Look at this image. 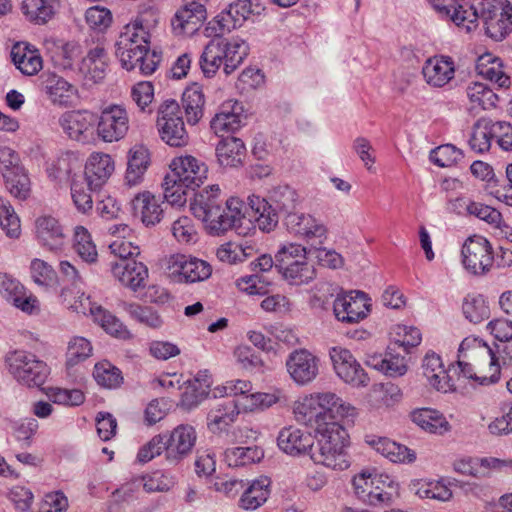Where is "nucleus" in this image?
<instances>
[{"mask_svg": "<svg viewBox=\"0 0 512 512\" xmlns=\"http://www.w3.org/2000/svg\"><path fill=\"white\" fill-rule=\"evenodd\" d=\"M293 414L297 422L315 427L320 432L332 423H338L339 419L354 418L357 411L335 393L320 392L295 401Z\"/></svg>", "mask_w": 512, "mask_h": 512, "instance_id": "1", "label": "nucleus"}, {"mask_svg": "<svg viewBox=\"0 0 512 512\" xmlns=\"http://www.w3.org/2000/svg\"><path fill=\"white\" fill-rule=\"evenodd\" d=\"M449 372H458V380L463 377L480 384H489L498 380L499 365L486 343L474 337H467L459 346L457 366H452Z\"/></svg>", "mask_w": 512, "mask_h": 512, "instance_id": "2", "label": "nucleus"}, {"mask_svg": "<svg viewBox=\"0 0 512 512\" xmlns=\"http://www.w3.org/2000/svg\"><path fill=\"white\" fill-rule=\"evenodd\" d=\"M249 46L243 39L228 40L218 34L205 46L200 67L206 77H213L223 64L226 75L233 73L248 55Z\"/></svg>", "mask_w": 512, "mask_h": 512, "instance_id": "3", "label": "nucleus"}, {"mask_svg": "<svg viewBox=\"0 0 512 512\" xmlns=\"http://www.w3.org/2000/svg\"><path fill=\"white\" fill-rule=\"evenodd\" d=\"M316 446L310 451V458L316 463L334 470H345L350 466L347 453L349 435L339 423H332L318 432Z\"/></svg>", "mask_w": 512, "mask_h": 512, "instance_id": "4", "label": "nucleus"}, {"mask_svg": "<svg viewBox=\"0 0 512 512\" xmlns=\"http://www.w3.org/2000/svg\"><path fill=\"white\" fill-rule=\"evenodd\" d=\"M352 483L357 497L374 507L391 505L398 490V484L390 476L376 469L362 470Z\"/></svg>", "mask_w": 512, "mask_h": 512, "instance_id": "5", "label": "nucleus"}, {"mask_svg": "<svg viewBox=\"0 0 512 512\" xmlns=\"http://www.w3.org/2000/svg\"><path fill=\"white\" fill-rule=\"evenodd\" d=\"M247 207L238 198L232 197L225 203V207H218L201 220L209 234L220 236L234 229L238 234H244L247 221Z\"/></svg>", "mask_w": 512, "mask_h": 512, "instance_id": "6", "label": "nucleus"}, {"mask_svg": "<svg viewBox=\"0 0 512 512\" xmlns=\"http://www.w3.org/2000/svg\"><path fill=\"white\" fill-rule=\"evenodd\" d=\"M276 268L291 284L300 285L314 278V268L307 261L306 248L300 244L284 245L276 254Z\"/></svg>", "mask_w": 512, "mask_h": 512, "instance_id": "7", "label": "nucleus"}, {"mask_svg": "<svg viewBox=\"0 0 512 512\" xmlns=\"http://www.w3.org/2000/svg\"><path fill=\"white\" fill-rule=\"evenodd\" d=\"M9 373L20 383L29 387L41 386L48 374L47 365L34 354L22 350L12 351L6 356Z\"/></svg>", "mask_w": 512, "mask_h": 512, "instance_id": "8", "label": "nucleus"}, {"mask_svg": "<svg viewBox=\"0 0 512 512\" xmlns=\"http://www.w3.org/2000/svg\"><path fill=\"white\" fill-rule=\"evenodd\" d=\"M157 126L161 139L172 147H183L189 141L180 116V106L175 100L164 101L158 110Z\"/></svg>", "mask_w": 512, "mask_h": 512, "instance_id": "9", "label": "nucleus"}, {"mask_svg": "<svg viewBox=\"0 0 512 512\" xmlns=\"http://www.w3.org/2000/svg\"><path fill=\"white\" fill-rule=\"evenodd\" d=\"M129 131V116L123 105L111 104L102 109L96 122V135L106 143L118 142Z\"/></svg>", "mask_w": 512, "mask_h": 512, "instance_id": "10", "label": "nucleus"}, {"mask_svg": "<svg viewBox=\"0 0 512 512\" xmlns=\"http://www.w3.org/2000/svg\"><path fill=\"white\" fill-rule=\"evenodd\" d=\"M97 115L88 110H74L63 113L59 125L67 137L81 144L95 141Z\"/></svg>", "mask_w": 512, "mask_h": 512, "instance_id": "11", "label": "nucleus"}, {"mask_svg": "<svg viewBox=\"0 0 512 512\" xmlns=\"http://www.w3.org/2000/svg\"><path fill=\"white\" fill-rule=\"evenodd\" d=\"M461 254L465 269L474 275L487 273L494 262L489 241L480 235L469 237L462 246Z\"/></svg>", "mask_w": 512, "mask_h": 512, "instance_id": "12", "label": "nucleus"}, {"mask_svg": "<svg viewBox=\"0 0 512 512\" xmlns=\"http://www.w3.org/2000/svg\"><path fill=\"white\" fill-rule=\"evenodd\" d=\"M333 311L335 317L344 323L354 324L366 318L370 312L367 295L361 291L337 294Z\"/></svg>", "mask_w": 512, "mask_h": 512, "instance_id": "13", "label": "nucleus"}, {"mask_svg": "<svg viewBox=\"0 0 512 512\" xmlns=\"http://www.w3.org/2000/svg\"><path fill=\"white\" fill-rule=\"evenodd\" d=\"M333 368L339 378L354 387H365L369 377L352 353L342 347H333L329 351Z\"/></svg>", "mask_w": 512, "mask_h": 512, "instance_id": "14", "label": "nucleus"}, {"mask_svg": "<svg viewBox=\"0 0 512 512\" xmlns=\"http://www.w3.org/2000/svg\"><path fill=\"white\" fill-rule=\"evenodd\" d=\"M170 182H182L184 186L199 187L207 178V166L191 155L180 156L170 164Z\"/></svg>", "mask_w": 512, "mask_h": 512, "instance_id": "15", "label": "nucleus"}, {"mask_svg": "<svg viewBox=\"0 0 512 512\" xmlns=\"http://www.w3.org/2000/svg\"><path fill=\"white\" fill-rule=\"evenodd\" d=\"M286 369L296 384L307 385L319 374V358L306 349H297L289 354Z\"/></svg>", "mask_w": 512, "mask_h": 512, "instance_id": "16", "label": "nucleus"}, {"mask_svg": "<svg viewBox=\"0 0 512 512\" xmlns=\"http://www.w3.org/2000/svg\"><path fill=\"white\" fill-rule=\"evenodd\" d=\"M197 434L194 427L181 424L174 428L166 441L165 459L171 465L179 464L191 454Z\"/></svg>", "mask_w": 512, "mask_h": 512, "instance_id": "17", "label": "nucleus"}, {"mask_svg": "<svg viewBox=\"0 0 512 512\" xmlns=\"http://www.w3.org/2000/svg\"><path fill=\"white\" fill-rule=\"evenodd\" d=\"M110 270L116 280L134 292L146 286L149 276L147 266L134 259L111 262Z\"/></svg>", "mask_w": 512, "mask_h": 512, "instance_id": "18", "label": "nucleus"}, {"mask_svg": "<svg viewBox=\"0 0 512 512\" xmlns=\"http://www.w3.org/2000/svg\"><path fill=\"white\" fill-rule=\"evenodd\" d=\"M240 403L237 399L227 398L216 402L207 414V428L215 435L227 433L240 414Z\"/></svg>", "mask_w": 512, "mask_h": 512, "instance_id": "19", "label": "nucleus"}, {"mask_svg": "<svg viewBox=\"0 0 512 512\" xmlns=\"http://www.w3.org/2000/svg\"><path fill=\"white\" fill-rule=\"evenodd\" d=\"M288 231L308 241L326 239L327 228L325 224L311 214L289 213L284 218Z\"/></svg>", "mask_w": 512, "mask_h": 512, "instance_id": "20", "label": "nucleus"}, {"mask_svg": "<svg viewBox=\"0 0 512 512\" xmlns=\"http://www.w3.org/2000/svg\"><path fill=\"white\" fill-rule=\"evenodd\" d=\"M40 80L45 95L54 105L70 106L77 97L76 86L55 73L44 72Z\"/></svg>", "mask_w": 512, "mask_h": 512, "instance_id": "21", "label": "nucleus"}, {"mask_svg": "<svg viewBox=\"0 0 512 512\" xmlns=\"http://www.w3.org/2000/svg\"><path fill=\"white\" fill-rule=\"evenodd\" d=\"M205 19L206 9L204 4L191 1L176 12L171 25L178 35H192L201 27Z\"/></svg>", "mask_w": 512, "mask_h": 512, "instance_id": "22", "label": "nucleus"}, {"mask_svg": "<svg viewBox=\"0 0 512 512\" xmlns=\"http://www.w3.org/2000/svg\"><path fill=\"white\" fill-rule=\"evenodd\" d=\"M164 201L161 196H156L150 191H143L134 196L131 201L134 215L139 217L141 222L149 227L158 224L164 214L162 205Z\"/></svg>", "mask_w": 512, "mask_h": 512, "instance_id": "23", "label": "nucleus"}, {"mask_svg": "<svg viewBox=\"0 0 512 512\" xmlns=\"http://www.w3.org/2000/svg\"><path fill=\"white\" fill-rule=\"evenodd\" d=\"M406 355L395 345L388 347L384 355H369L366 364L389 377L403 376L408 369Z\"/></svg>", "mask_w": 512, "mask_h": 512, "instance_id": "24", "label": "nucleus"}, {"mask_svg": "<svg viewBox=\"0 0 512 512\" xmlns=\"http://www.w3.org/2000/svg\"><path fill=\"white\" fill-rule=\"evenodd\" d=\"M422 74L428 85L441 88L454 78L455 63L449 56H434L424 63Z\"/></svg>", "mask_w": 512, "mask_h": 512, "instance_id": "25", "label": "nucleus"}, {"mask_svg": "<svg viewBox=\"0 0 512 512\" xmlns=\"http://www.w3.org/2000/svg\"><path fill=\"white\" fill-rule=\"evenodd\" d=\"M264 10L259 4L254 7L250 0H237L231 3L227 10L222 12L217 20L219 28V34L224 32H230L238 26H241L250 15H260Z\"/></svg>", "mask_w": 512, "mask_h": 512, "instance_id": "26", "label": "nucleus"}, {"mask_svg": "<svg viewBox=\"0 0 512 512\" xmlns=\"http://www.w3.org/2000/svg\"><path fill=\"white\" fill-rule=\"evenodd\" d=\"M423 374L431 386L438 391L448 392L457 389V383L451 376L449 370L444 369L442 360L434 352L427 353L423 360Z\"/></svg>", "mask_w": 512, "mask_h": 512, "instance_id": "27", "label": "nucleus"}, {"mask_svg": "<svg viewBox=\"0 0 512 512\" xmlns=\"http://www.w3.org/2000/svg\"><path fill=\"white\" fill-rule=\"evenodd\" d=\"M277 440L279 448L292 456L310 454L314 444V437L311 433L294 426L283 428L279 432Z\"/></svg>", "mask_w": 512, "mask_h": 512, "instance_id": "28", "label": "nucleus"}, {"mask_svg": "<svg viewBox=\"0 0 512 512\" xmlns=\"http://www.w3.org/2000/svg\"><path fill=\"white\" fill-rule=\"evenodd\" d=\"M174 272L185 283L201 282L212 274V266L205 260L196 257L177 255L173 260Z\"/></svg>", "mask_w": 512, "mask_h": 512, "instance_id": "29", "label": "nucleus"}, {"mask_svg": "<svg viewBox=\"0 0 512 512\" xmlns=\"http://www.w3.org/2000/svg\"><path fill=\"white\" fill-rule=\"evenodd\" d=\"M114 171V161L109 154L92 153L85 165V177H82L91 189H99L110 178Z\"/></svg>", "mask_w": 512, "mask_h": 512, "instance_id": "30", "label": "nucleus"}, {"mask_svg": "<svg viewBox=\"0 0 512 512\" xmlns=\"http://www.w3.org/2000/svg\"><path fill=\"white\" fill-rule=\"evenodd\" d=\"M37 239L50 251L61 250L65 243V233L59 221L50 216L43 215L35 221Z\"/></svg>", "mask_w": 512, "mask_h": 512, "instance_id": "31", "label": "nucleus"}, {"mask_svg": "<svg viewBox=\"0 0 512 512\" xmlns=\"http://www.w3.org/2000/svg\"><path fill=\"white\" fill-rule=\"evenodd\" d=\"M241 112L242 106L238 102H225L210 122L212 131L220 136L237 131L242 125Z\"/></svg>", "mask_w": 512, "mask_h": 512, "instance_id": "32", "label": "nucleus"}, {"mask_svg": "<svg viewBox=\"0 0 512 512\" xmlns=\"http://www.w3.org/2000/svg\"><path fill=\"white\" fill-rule=\"evenodd\" d=\"M11 58L16 68L26 76L36 75L43 67L38 50L27 43H16L11 49Z\"/></svg>", "mask_w": 512, "mask_h": 512, "instance_id": "33", "label": "nucleus"}, {"mask_svg": "<svg viewBox=\"0 0 512 512\" xmlns=\"http://www.w3.org/2000/svg\"><path fill=\"white\" fill-rule=\"evenodd\" d=\"M216 155L221 166L237 167L245 159L246 148L240 138L226 137L217 144Z\"/></svg>", "mask_w": 512, "mask_h": 512, "instance_id": "34", "label": "nucleus"}, {"mask_svg": "<svg viewBox=\"0 0 512 512\" xmlns=\"http://www.w3.org/2000/svg\"><path fill=\"white\" fill-rule=\"evenodd\" d=\"M411 420L426 432L443 435L451 428L449 422L437 410L422 408L411 412Z\"/></svg>", "mask_w": 512, "mask_h": 512, "instance_id": "35", "label": "nucleus"}, {"mask_svg": "<svg viewBox=\"0 0 512 512\" xmlns=\"http://www.w3.org/2000/svg\"><path fill=\"white\" fill-rule=\"evenodd\" d=\"M107 69V54L104 48L96 46L81 61L80 71L85 78L97 83L104 79Z\"/></svg>", "mask_w": 512, "mask_h": 512, "instance_id": "36", "label": "nucleus"}, {"mask_svg": "<svg viewBox=\"0 0 512 512\" xmlns=\"http://www.w3.org/2000/svg\"><path fill=\"white\" fill-rule=\"evenodd\" d=\"M476 70L483 78L496 83L499 87L507 88L510 85V78L503 71L500 59L492 54L481 55Z\"/></svg>", "mask_w": 512, "mask_h": 512, "instance_id": "37", "label": "nucleus"}, {"mask_svg": "<svg viewBox=\"0 0 512 512\" xmlns=\"http://www.w3.org/2000/svg\"><path fill=\"white\" fill-rule=\"evenodd\" d=\"M270 480L260 478L253 481L243 492L239 506L245 510H255L264 504L269 496Z\"/></svg>", "mask_w": 512, "mask_h": 512, "instance_id": "38", "label": "nucleus"}, {"mask_svg": "<svg viewBox=\"0 0 512 512\" xmlns=\"http://www.w3.org/2000/svg\"><path fill=\"white\" fill-rule=\"evenodd\" d=\"M89 310L94 321L108 334L119 339H129L131 337V333L127 327L116 316L103 307L91 306Z\"/></svg>", "mask_w": 512, "mask_h": 512, "instance_id": "39", "label": "nucleus"}, {"mask_svg": "<svg viewBox=\"0 0 512 512\" xmlns=\"http://www.w3.org/2000/svg\"><path fill=\"white\" fill-rule=\"evenodd\" d=\"M55 3V0H22L21 10L28 21L45 24L55 14Z\"/></svg>", "mask_w": 512, "mask_h": 512, "instance_id": "40", "label": "nucleus"}, {"mask_svg": "<svg viewBox=\"0 0 512 512\" xmlns=\"http://www.w3.org/2000/svg\"><path fill=\"white\" fill-rule=\"evenodd\" d=\"M149 164V153L144 147H137L129 152L128 167L125 180L128 186L138 185Z\"/></svg>", "mask_w": 512, "mask_h": 512, "instance_id": "41", "label": "nucleus"}, {"mask_svg": "<svg viewBox=\"0 0 512 512\" xmlns=\"http://www.w3.org/2000/svg\"><path fill=\"white\" fill-rule=\"evenodd\" d=\"M220 188L218 185H211L196 194L194 201L191 203V210L195 217L205 218L210 211H214L221 206L219 200Z\"/></svg>", "mask_w": 512, "mask_h": 512, "instance_id": "42", "label": "nucleus"}, {"mask_svg": "<svg viewBox=\"0 0 512 512\" xmlns=\"http://www.w3.org/2000/svg\"><path fill=\"white\" fill-rule=\"evenodd\" d=\"M211 381L205 374H198L193 380L189 381L188 386L182 394V405L191 409L197 406L209 393Z\"/></svg>", "mask_w": 512, "mask_h": 512, "instance_id": "43", "label": "nucleus"}, {"mask_svg": "<svg viewBox=\"0 0 512 512\" xmlns=\"http://www.w3.org/2000/svg\"><path fill=\"white\" fill-rule=\"evenodd\" d=\"M270 205L278 212L294 213L296 206L300 203L297 191L288 185H279L270 191Z\"/></svg>", "mask_w": 512, "mask_h": 512, "instance_id": "44", "label": "nucleus"}, {"mask_svg": "<svg viewBox=\"0 0 512 512\" xmlns=\"http://www.w3.org/2000/svg\"><path fill=\"white\" fill-rule=\"evenodd\" d=\"M264 452L257 446L231 447L224 452V460L229 467H241L259 462Z\"/></svg>", "mask_w": 512, "mask_h": 512, "instance_id": "45", "label": "nucleus"}, {"mask_svg": "<svg viewBox=\"0 0 512 512\" xmlns=\"http://www.w3.org/2000/svg\"><path fill=\"white\" fill-rule=\"evenodd\" d=\"M485 24V32L494 41H502L512 31V6L506 5L502 13L488 17Z\"/></svg>", "mask_w": 512, "mask_h": 512, "instance_id": "46", "label": "nucleus"}, {"mask_svg": "<svg viewBox=\"0 0 512 512\" xmlns=\"http://www.w3.org/2000/svg\"><path fill=\"white\" fill-rule=\"evenodd\" d=\"M204 103V95L198 86L189 87L184 91L182 105L189 124L195 125L202 118Z\"/></svg>", "mask_w": 512, "mask_h": 512, "instance_id": "47", "label": "nucleus"}, {"mask_svg": "<svg viewBox=\"0 0 512 512\" xmlns=\"http://www.w3.org/2000/svg\"><path fill=\"white\" fill-rule=\"evenodd\" d=\"M493 122L485 118L477 120L469 137V146L476 153H484L491 147Z\"/></svg>", "mask_w": 512, "mask_h": 512, "instance_id": "48", "label": "nucleus"}, {"mask_svg": "<svg viewBox=\"0 0 512 512\" xmlns=\"http://www.w3.org/2000/svg\"><path fill=\"white\" fill-rule=\"evenodd\" d=\"M446 16L457 26L463 27L469 32L477 26L479 12L466 0H456V4L451 7V12Z\"/></svg>", "mask_w": 512, "mask_h": 512, "instance_id": "49", "label": "nucleus"}, {"mask_svg": "<svg viewBox=\"0 0 512 512\" xmlns=\"http://www.w3.org/2000/svg\"><path fill=\"white\" fill-rule=\"evenodd\" d=\"M377 452L392 462H414L416 454L408 447L398 444L387 438H379L375 443Z\"/></svg>", "mask_w": 512, "mask_h": 512, "instance_id": "50", "label": "nucleus"}, {"mask_svg": "<svg viewBox=\"0 0 512 512\" xmlns=\"http://www.w3.org/2000/svg\"><path fill=\"white\" fill-rule=\"evenodd\" d=\"M466 93L473 109L480 108L488 110L494 108L499 99L492 89L480 82L471 83L467 87Z\"/></svg>", "mask_w": 512, "mask_h": 512, "instance_id": "51", "label": "nucleus"}, {"mask_svg": "<svg viewBox=\"0 0 512 512\" xmlns=\"http://www.w3.org/2000/svg\"><path fill=\"white\" fill-rule=\"evenodd\" d=\"M159 22V11L156 7L143 5L140 7L137 16L126 26L134 28L142 37L150 39L152 30Z\"/></svg>", "mask_w": 512, "mask_h": 512, "instance_id": "52", "label": "nucleus"}, {"mask_svg": "<svg viewBox=\"0 0 512 512\" xmlns=\"http://www.w3.org/2000/svg\"><path fill=\"white\" fill-rule=\"evenodd\" d=\"M74 250L86 263H95L98 257L96 245L88 230L83 226H77L74 233Z\"/></svg>", "mask_w": 512, "mask_h": 512, "instance_id": "53", "label": "nucleus"}, {"mask_svg": "<svg viewBox=\"0 0 512 512\" xmlns=\"http://www.w3.org/2000/svg\"><path fill=\"white\" fill-rule=\"evenodd\" d=\"M120 306L133 320L140 324L150 328H159L162 325L161 317L149 306H142L134 302H122Z\"/></svg>", "mask_w": 512, "mask_h": 512, "instance_id": "54", "label": "nucleus"}, {"mask_svg": "<svg viewBox=\"0 0 512 512\" xmlns=\"http://www.w3.org/2000/svg\"><path fill=\"white\" fill-rule=\"evenodd\" d=\"M0 226L7 237L16 239L21 234V224L10 202L0 197Z\"/></svg>", "mask_w": 512, "mask_h": 512, "instance_id": "55", "label": "nucleus"}, {"mask_svg": "<svg viewBox=\"0 0 512 512\" xmlns=\"http://www.w3.org/2000/svg\"><path fill=\"white\" fill-rule=\"evenodd\" d=\"M92 345L84 337L76 336L68 342L66 351V367L68 369L85 361L92 355Z\"/></svg>", "mask_w": 512, "mask_h": 512, "instance_id": "56", "label": "nucleus"}, {"mask_svg": "<svg viewBox=\"0 0 512 512\" xmlns=\"http://www.w3.org/2000/svg\"><path fill=\"white\" fill-rule=\"evenodd\" d=\"M462 310L465 317L472 323H480L490 316L488 303L482 295H468L463 302Z\"/></svg>", "mask_w": 512, "mask_h": 512, "instance_id": "57", "label": "nucleus"}, {"mask_svg": "<svg viewBox=\"0 0 512 512\" xmlns=\"http://www.w3.org/2000/svg\"><path fill=\"white\" fill-rule=\"evenodd\" d=\"M93 376L96 382L105 388H117L123 381L121 371L108 361L97 363Z\"/></svg>", "mask_w": 512, "mask_h": 512, "instance_id": "58", "label": "nucleus"}, {"mask_svg": "<svg viewBox=\"0 0 512 512\" xmlns=\"http://www.w3.org/2000/svg\"><path fill=\"white\" fill-rule=\"evenodd\" d=\"M81 49L76 43H65L55 45L51 50V59L55 66L61 69H69L73 66L74 61L80 56Z\"/></svg>", "mask_w": 512, "mask_h": 512, "instance_id": "59", "label": "nucleus"}, {"mask_svg": "<svg viewBox=\"0 0 512 512\" xmlns=\"http://www.w3.org/2000/svg\"><path fill=\"white\" fill-rule=\"evenodd\" d=\"M95 190L96 189H91L88 181L82 177L73 180L71 184V196L78 211L86 213L92 209L93 200L90 192Z\"/></svg>", "mask_w": 512, "mask_h": 512, "instance_id": "60", "label": "nucleus"}, {"mask_svg": "<svg viewBox=\"0 0 512 512\" xmlns=\"http://www.w3.org/2000/svg\"><path fill=\"white\" fill-rule=\"evenodd\" d=\"M237 401H239L240 408L244 411H254L271 407L279 401V395L277 393L256 392L241 397Z\"/></svg>", "mask_w": 512, "mask_h": 512, "instance_id": "61", "label": "nucleus"}, {"mask_svg": "<svg viewBox=\"0 0 512 512\" xmlns=\"http://www.w3.org/2000/svg\"><path fill=\"white\" fill-rule=\"evenodd\" d=\"M145 44L150 47V39L147 37H142L140 33L134 30V28H130L128 26L124 27V30L121 32L118 41L116 42V55H121L124 57H129L128 49H133L136 45Z\"/></svg>", "mask_w": 512, "mask_h": 512, "instance_id": "62", "label": "nucleus"}, {"mask_svg": "<svg viewBox=\"0 0 512 512\" xmlns=\"http://www.w3.org/2000/svg\"><path fill=\"white\" fill-rule=\"evenodd\" d=\"M141 480H143V490L148 493L167 492L176 484V478L174 476L164 474L160 471L141 477Z\"/></svg>", "mask_w": 512, "mask_h": 512, "instance_id": "63", "label": "nucleus"}, {"mask_svg": "<svg viewBox=\"0 0 512 512\" xmlns=\"http://www.w3.org/2000/svg\"><path fill=\"white\" fill-rule=\"evenodd\" d=\"M5 179V184L9 192L20 200H25L30 193V181L28 176L24 173L23 168L16 171Z\"/></svg>", "mask_w": 512, "mask_h": 512, "instance_id": "64", "label": "nucleus"}]
</instances>
